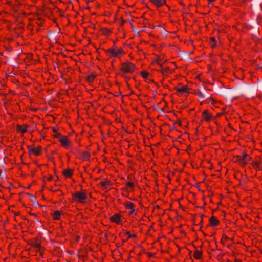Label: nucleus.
<instances>
[{
  "mask_svg": "<svg viewBox=\"0 0 262 262\" xmlns=\"http://www.w3.org/2000/svg\"><path fill=\"white\" fill-rule=\"evenodd\" d=\"M34 246L36 248L39 249L40 247V245L39 243H36L34 244Z\"/></svg>",
  "mask_w": 262,
  "mask_h": 262,
  "instance_id": "cd10ccee",
  "label": "nucleus"
},
{
  "mask_svg": "<svg viewBox=\"0 0 262 262\" xmlns=\"http://www.w3.org/2000/svg\"><path fill=\"white\" fill-rule=\"evenodd\" d=\"M209 2H212L213 1H214L215 0H208Z\"/></svg>",
  "mask_w": 262,
  "mask_h": 262,
  "instance_id": "72a5a7b5",
  "label": "nucleus"
},
{
  "mask_svg": "<svg viewBox=\"0 0 262 262\" xmlns=\"http://www.w3.org/2000/svg\"><path fill=\"white\" fill-rule=\"evenodd\" d=\"M59 141L60 142L62 145L64 146L65 147H69V141L68 139L67 136H63L62 137H60V138L59 139Z\"/></svg>",
  "mask_w": 262,
  "mask_h": 262,
  "instance_id": "39448f33",
  "label": "nucleus"
},
{
  "mask_svg": "<svg viewBox=\"0 0 262 262\" xmlns=\"http://www.w3.org/2000/svg\"><path fill=\"white\" fill-rule=\"evenodd\" d=\"M247 160H246V163L248 162V161H250L251 160V158L249 156V155L247 154Z\"/></svg>",
  "mask_w": 262,
  "mask_h": 262,
  "instance_id": "c85d7f7f",
  "label": "nucleus"
},
{
  "mask_svg": "<svg viewBox=\"0 0 262 262\" xmlns=\"http://www.w3.org/2000/svg\"><path fill=\"white\" fill-rule=\"evenodd\" d=\"M125 206L127 209H134L135 205H134V204H133V203L130 202H128L127 203H126Z\"/></svg>",
  "mask_w": 262,
  "mask_h": 262,
  "instance_id": "dca6fc26",
  "label": "nucleus"
},
{
  "mask_svg": "<svg viewBox=\"0 0 262 262\" xmlns=\"http://www.w3.org/2000/svg\"><path fill=\"white\" fill-rule=\"evenodd\" d=\"M54 137L55 138H58L59 139L60 137H62V136H61L60 133L57 132V133H55V134L54 135Z\"/></svg>",
  "mask_w": 262,
  "mask_h": 262,
  "instance_id": "b1692460",
  "label": "nucleus"
},
{
  "mask_svg": "<svg viewBox=\"0 0 262 262\" xmlns=\"http://www.w3.org/2000/svg\"><path fill=\"white\" fill-rule=\"evenodd\" d=\"M28 149L30 153H33L36 155H39L41 151V147L39 146L36 148H33L31 146H28Z\"/></svg>",
  "mask_w": 262,
  "mask_h": 262,
  "instance_id": "423d86ee",
  "label": "nucleus"
},
{
  "mask_svg": "<svg viewBox=\"0 0 262 262\" xmlns=\"http://www.w3.org/2000/svg\"><path fill=\"white\" fill-rule=\"evenodd\" d=\"M253 166L255 168L259 169H260V167L259 165V163L258 162H253Z\"/></svg>",
  "mask_w": 262,
  "mask_h": 262,
  "instance_id": "412c9836",
  "label": "nucleus"
},
{
  "mask_svg": "<svg viewBox=\"0 0 262 262\" xmlns=\"http://www.w3.org/2000/svg\"><path fill=\"white\" fill-rule=\"evenodd\" d=\"M210 225L212 226H215L219 224V221L214 216H212L209 219Z\"/></svg>",
  "mask_w": 262,
  "mask_h": 262,
  "instance_id": "9d476101",
  "label": "nucleus"
},
{
  "mask_svg": "<svg viewBox=\"0 0 262 262\" xmlns=\"http://www.w3.org/2000/svg\"><path fill=\"white\" fill-rule=\"evenodd\" d=\"M27 127H28V126L26 125H24V126H22L20 125H17V130L20 132L24 133H25L27 132Z\"/></svg>",
  "mask_w": 262,
  "mask_h": 262,
  "instance_id": "9b49d317",
  "label": "nucleus"
},
{
  "mask_svg": "<svg viewBox=\"0 0 262 262\" xmlns=\"http://www.w3.org/2000/svg\"><path fill=\"white\" fill-rule=\"evenodd\" d=\"M141 74L143 78H146L148 77L149 73L147 72L144 71L142 72Z\"/></svg>",
  "mask_w": 262,
  "mask_h": 262,
  "instance_id": "a211bd4d",
  "label": "nucleus"
},
{
  "mask_svg": "<svg viewBox=\"0 0 262 262\" xmlns=\"http://www.w3.org/2000/svg\"><path fill=\"white\" fill-rule=\"evenodd\" d=\"M158 64H159L160 66H161V62H158Z\"/></svg>",
  "mask_w": 262,
  "mask_h": 262,
  "instance_id": "c9c22d12",
  "label": "nucleus"
},
{
  "mask_svg": "<svg viewBox=\"0 0 262 262\" xmlns=\"http://www.w3.org/2000/svg\"><path fill=\"white\" fill-rule=\"evenodd\" d=\"M28 195L30 200H31L32 201H34L35 200L36 197L35 195L30 194H29Z\"/></svg>",
  "mask_w": 262,
  "mask_h": 262,
  "instance_id": "4be33fe9",
  "label": "nucleus"
},
{
  "mask_svg": "<svg viewBox=\"0 0 262 262\" xmlns=\"http://www.w3.org/2000/svg\"><path fill=\"white\" fill-rule=\"evenodd\" d=\"M246 158H247V154L245 152L242 153L241 155L234 157V162H238L242 166L246 165Z\"/></svg>",
  "mask_w": 262,
  "mask_h": 262,
  "instance_id": "f257e3e1",
  "label": "nucleus"
},
{
  "mask_svg": "<svg viewBox=\"0 0 262 262\" xmlns=\"http://www.w3.org/2000/svg\"><path fill=\"white\" fill-rule=\"evenodd\" d=\"M203 116L204 119H205L207 121H209L211 117L207 110L204 111V112H203Z\"/></svg>",
  "mask_w": 262,
  "mask_h": 262,
  "instance_id": "f8f14e48",
  "label": "nucleus"
},
{
  "mask_svg": "<svg viewBox=\"0 0 262 262\" xmlns=\"http://www.w3.org/2000/svg\"><path fill=\"white\" fill-rule=\"evenodd\" d=\"M202 254V252L196 250L194 253V256L196 259H199L201 258Z\"/></svg>",
  "mask_w": 262,
  "mask_h": 262,
  "instance_id": "2eb2a0df",
  "label": "nucleus"
},
{
  "mask_svg": "<svg viewBox=\"0 0 262 262\" xmlns=\"http://www.w3.org/2000/svg\"><path fill=\"white\" fill-rule=\"evenodd\" d=\"M128 234H129L128 237H131L132 235L129 234V233H127Z\"/></svg>",
  "mask_w": 262,
  "mask_h": 262,
  "instance_id": "f704fd0d",
  "label": "nucleus"
},
{
  "mask_svg": "<svg viewBox=\"0 0 262 262\" xmlns=\"http://www.w3.org/2000/svg\"><path fill=\"white\" fill-rule=\"evenodd\" d=\"M90 157V155L89 153H88L87 152H83V158L85 160H86L87 159H88Z\"/></svg>",
  "mask_w": 262,
  "mask_h": 262,
  "instance_id": "6ab92c4d",
  "label": "nucleus"
},
{
  "mask_svg": "<svg viewBox=\"0 0 262 262\" xmlns=\"http://www.w3.org/2000/svg\"><path fill=\"white\" fill-rule=\"evenodd\" d=\"M127 186L130 187H133L134 186V184L132 182H128L127 183Z\"/></svg>",
  "mask_w": 262,
  "mask_h": 262,
  "instance_id": "a878e982",
  "label": "nucleus"
},
{
  "mask_svg": "<svg viewBox=\"0 0 262 262\" xmlns=\"http://www.w3.org/2000/svg\"><path fill=\"white\" fill-rule=\"evenodd\" d=\"M200 216H201V217L202 219L203 217V215H202V214H201Z\"/></svg>",
  "mask_w": 262,
  "mask_h": 262,
  "instance_id": "e433bc0d",
  "label": "nucleus"
},
{
  "mask_svg": "<svg viewBox=\"0 0 262 262\" xmlns=\"http://www.w3.org/2000/svg\"><path fill=\"white\" fill-rule=\"evenodd\" d=\"M110 219L112 221L115 222L117 224H120L121 222L120 216L118 214H115L111 217Z\"/></svg>",
  "mask_w": 262,
  "mask_h": 262,
  "instance_id": "0eeeda50",
  "label": "nucleus"
},
{
  "mask_svg": "<svg viewBox=\"0 0 262 262\" xmlns=\"http://www.w3.org/2000/svg\"><path fill=\"white\" fill-rule=\"evenodd\" d=\"M135 69V66L130 62H127L121 64V70L124 72H132Z\"/></svg>",
  "mask_w": 262,
  "mask_h": 262,
  "instance_id": "f03ea898",
  "label": "nucleus"
},
{
  "mask_svg": "<svg viewBox=\"0 0 262 262\" xmlns=\"http://www.w3.org/2000/svg\"><path fill=\"white\" fill-rule=\"evenodd\" d=\"M196 94L200 98H204L205 97V95L200 91L197 92Z\"/></svg>",
  "mask_w": 262,
  "mask_h": 262,
  "instance_id": "f3484780",
  "label": "nucleus"
},
{
  "mask_svg": "<svg viewBox=\"0 0 262 262\" xmlns=\"http://www.w3.org/2000/svg\"><path fill=\"white\" fill-rule=\"evenodd\" d=\"M122 49H119L117 51L113 48H110L107 51V53L110 54L111 56L118 57L123 53Z\"/></svg>",
  "mask_w": 262,
  "mask_h": 262,
  "instance_id": "7ed1b4c3",
  "label": "nucleus"
},
{
  "mask_svg": "<svg viewBox=\"0 0 262 262\" xmlns=\"http://www.w3.org/2000/svg\"><path fill=\"white\" fill-rule=\"evenodd\" d=\"M156 6L160 7L165 3V0H150Z\"/></svg>",
  "mask_w": 262,
  "mask_h": 262,
  "instance_id": "1a4fd4ad",
  "label": "nucleus"
},
{
  "mask_svg": "<svg viewBox=\"0 0 262 262\" xmlns=\"http://www.w3.org/2000/svg\"><path fill=\"white\" fill-rule=\"evenodd\" d=\"M176 90L177 92L183 94L188 93V90L185 86H182L180 88H176Z\"/></svg>",
  "mask_w": 262,
  "mask_h": 262,
  "instance_id": "6e6552de",
  "label": "nucleus"
},
{
  "mask_svg": "<svg viewBox=\"0 0 262 262\" xmlns=\"http://www.w3.org/2000/svg\"><path fill=\"white\" fill-rule=\"evenodd\" d=\"M107 184H108V181H101L100 182L101 185L102 186H103V187L105 186Z\"/></svg>",
  "mask_w": 262,
  "mask_h": 262,
  "instance_id": "5701e85b",
  "label": "nucleus"
},
{
  "mask_svg": "<svg viewBox=\"0 0 262 262\" xmlns=\"http://www.w3.org/2000/svg\"><path fill=\"white\" fill-rule=\"evenodd\" d=\"M52 178H53L52 176H50V177L48 178V179H49V180H52Z\"/></svg>",
  "mask_w": 262,
  "mask_h": 262,
  "instance_id": "473e14b6",
  "label": "nucleus"
},
{
  "mask_svg": "<svg viewBox=\"0 0 262 262\" xmlns=\"http://www.w3.org/2000/svg\"><path fill=\"white\" fill-rule=\"evenodd\" d=\"M63 174L66 176V177H70L72 175V170L71 169H67V170H64L63 172Z\"/></svg>",
  "mask_w": 262,
  "mask_h": 262,
  "instance_id": "ddd939ff",
  "label": "nucleus"
},
{
  "mask_svg": "<svg viewBox=\"0 0 262 262\" xmlns=\"http://www.w3.org/2000/svg\"><path fill=\"white\" fill-rule=\"evenodd\" d=\"M53 216L54 219L58 220L60 218L61 216V213L59 211H56L53 213Z\"/></svg>",
  "mask_w": 262,
  "mask_h": 262,
  "instance_id": "4468645a",
  "label": "nucleus"
},
{
  "mask_svg": "<svg viewBox=\"0 0 262 262\" xmlns=\"http://www.w3.org/2000/svg\"><path fill=\"white\" fill-rule=\"evenodd\" d=\"M95 75L93 74H92L91 75H90V76H89L88 77V79L89 81H92L94 78H95Z\"/></svg>",
  "mask_w": 262,
  "mask_h": 262,
  "instance_id": "aec40b11",
  "label": "nucleus"
},
{
  "mask_svg": "<svg viewBox=\"0 0 262 262\" xmlns=\"http://www.w3.org/2000/svg\"><path fill=\"white\" fill-rule=\"evenodd\" d=\"M53 132H54L55 133H57V129H55V128H53Z\"/></svg>",
  "mask_w": 262,
  "mask_h": 262,
  "instance_id": "2f4dec72",
  "label": "nucleus"
},
{
  "mask_svg": "<svg viewBox=\"0 0 262 262\" xmlns=\"http://www.w3.org/2000/svg\"><path fill=\"white\" fill-rule=\"evenodd\" d=\"M244 1H245L246 0H244Z\"/></svg>",
  "mask_w": 262,
  "mask_h": 262,
  "instance_id": "4c0bfd02",
  "label": "nucleus"
},
{
  "mask_svg": "<svg viewBox=\"0 0 262 262\" xmlns=\"http://www.w3.org/2000/svg\"><path fill=\"white\" fill-rule=\"evenodd\" d=\"M211 41L213 43V44L212 45V47H215V42H216V40H215V38H211Z\"/></svg>",
  "mask_w": 262,
  "mask_h": 262,
  "instance_id": "393cba45",
  "label": "nucleus"
},
{
  "mask_svg": "<svg viewBox=\"0 0 262 262\" xmlns=\"http://www.w3.org/2000/svg\"><path fill=\"white\" fill-rule=\"evenodd\" d=\"M73 196L75 197L79 202H82L86 198V194L81 192H78L73 194Z\"/></svg>",
  "mask_w": 262,
  "mask_h": 262,
  "instance_id": "20e7f679",
  "label": "nucleus"
},
{
  "mask_svg": "<svg viewBox=\"0 0 262 262\" xmlns=\"http://www.w3.org/2000/svg\"><path fill=\"white\" fill-rule=\"evenodd\" d=\"M162 69H163V70H164L165 71H169V68H162Z\"/></svg>",
  "mask_w": 262,
  "mask_h": 262,
  "instance_id": "7c9ffc66",
  "label": "nucleus"
},
{
  "mask_svg": "<svg viewBox=\"0 0 262 262\" xmlns=\"http://www.w3.org/2000/svg\"><path fill=\"white\" fill-rule=\"evenodd\" d=\"M135 210L134 209H131V211L129 212V214H133L135 212Z\"/></svg>",
  "mask_w": 262,
  "mask_h": 262,
  "instance_id": "c756f323",
  "label": "nucleus"
},
{
  "mask_svg": "<svg viewBox=\"0 0 262 262\" xmlns=\"http://www.w3.org/2000/svg\"><path fill=\"white\" fill-rule=\"evenodd\" d=\"M110 32V30H108V29H103V33L105 34H109Z\"/></svg>",
  "mask_w": 262,
  "mask_h": 262,
  "instance_id": "bb28decb",
  "label": "nucleus"
}]
</instances>
